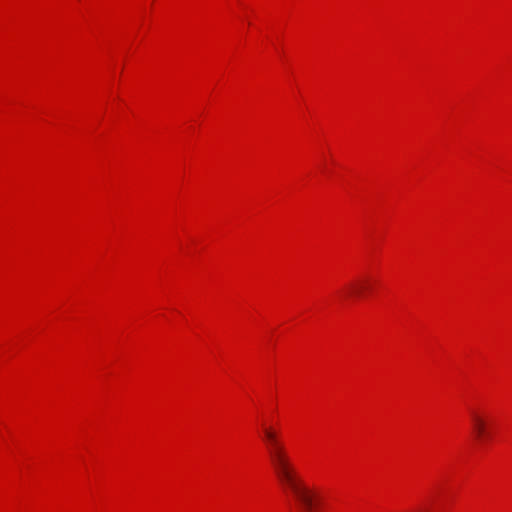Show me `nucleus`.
<instances>
[{
	"label": "nucleus",
	"instance_id": "1",
	"mask_svg": "<svg viewBox=\"0 0 512 512\" xmlns=\"http://www.w3.org/2000/svg\"><path fill=\"white\" fill-rule=\"evenodd\" d=\"M263 442L276 478L294 495L299 512H314L318 504L317 494L298 476L279 433L271 427H264Z\"/></svg>",
	"mask_w": 512,
	"mask_h": 512
},
{
	"label": "nucleus",
	"instance_id": "2",
	"mask_svg": "<svg viewBox=\"0 0 512 512\" xmlns=\"http://www.w3.org/2000/svg\"><path fill=\"white\" fill-rule=\"evenodd\" d=\"M472 420V430L475 435V438L479 441H482L485 437L488 436L487 431V423L483 416L476 412L471 413Z\"/></svg>",
	"mask_w": 512,
	"mask_h": 512
},
{
	"label": "nucleus",
	"instance_id": "3",
	"mask_svg": "<svg viewBox=\"0 0 512 512\" xmlns=\"http://www.w3.org/2000/svg\"><path fill=\"white\" fill-rule=\"evenodd\" d=\"M368 289V280L367 279H359L353 282H350L346 287L345 296L346 297H361L364 295L365 291Z\"/></svg>",
	"mask_w": 512,
	"mask_h": 512
}]
</instances>
